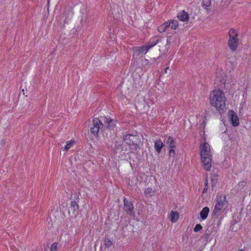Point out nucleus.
I'll use <instances>...</instances> for the list:
<instances>
[{"label": "nucleus", "instance_id": "36", "mask_svg": "<svg viewBox=\"0 0 251 251\" xmlns=\"http://www.w3.org/2000/svg\"><path fill=\"white\" fill-rule=\"evenodd\" d=\"M220 224H221V222H220V221H219L218 223H217V225L218 226H219L220 225Z\"/></svg>", "mask_w": 251, "mask_h": 251}, {"label": "nucleus", "instance_id": "38", "mask_svg": "<svg viewBox=\"0 0 251 251\" xmlns=\"http://www.w3.org/2000/svg\"><path fill=\"white\" fill-rule=\"evenodd\" d=\"M238 251H244V250L243 249H240L238 250Z\"/></svg>", "mask_w": 251, "mask_h": 251}, {"label": "nucleus", "instance_id": "14", "mask_svg": "<svg viewBox=\"0 0 251 251\" xmlns=\"http://www.w3.org/2000/svg\"><path fill=\"white\" fill-rule=\"evenodd\" d=\"M209 212V208L205 206L200 212V217L202 220H205L207 218Z\"/></svg>", "mask_w": 251, "mask_h": 251}, {"label": "nucleus", "instance_id": "11", "mask_svg": "<svg viewBox=\"0 0 251 251\" xmlns=\"http://www.w3.org/2000/svg\"><path fill=\"white\" fill-rule=\"evenodd\" d=\"M165 147V144L160 139L156 140L154 141V149L157 154H159L162 150Z\"/></svg>", "mask_w": 251, "mask_h": 251}, {"label": "nucleus", "instance_id": "17", "mask_svg": "<svg viewBox=\"0 0 251 251\" xmlns=\"http://www.w3.org/2000/svg\"><path fill=\"white\" fill-rule=\"evenodd\" d=\"M75 198L76 200L75 199L71 203V207L73 208L74 211L78 210L79 208L78 205L77 203L78 202L79 198L77 196Z\"/></svg>", "mask_w": 251, "mask_h": 251}, {"label": "nucleus", "instance_id": "9", "mask_svg": "<svg viewBox=\"0 0 251 251\" xmlns=\"http://www.w3.org/2000/svg\"><path fill=\"white\" fill-rule=\"evenodd\" d=\"M229 120L233 126H237L239 125V119L236 115V113L233 110H229L228 112Z\"/></svg>", "mask_w": 251, "mask_h": 251}, {"label": "nucleus", "instance_id": "20", "mask_svg": "<svg viewBox=\"0 0 251 251\" xmlns=\"http://www.w3.org/2000/svg\"><path fill=\"white\" fill-rule=\"evenodd\" d=\"M208 175H206L204 177V188L202 190V193H206L208 188Z\"/></svg>", "mask_w": 251, "mask_h": 251}, {"label": "nucleus", "instance_id": "26", "mask_svg": "<svg viewBox=\"0 0 251 251\" xmlns=\"http://www.w3.org/2000/svg\"><path fill=\"white\" fill-rule=\"evenodd\" d=\"M217 182H218V180L217 178L211 177V187L212 188V190L215 187L216 184L217 183Z\"/></svg>", "mask_w": 251, "mask_h": 251}, {"label": "nucleus", "instance_id": "27", "mask_svg": "<svg viewBox=\"0 0 251 251\" xmlns=\"http://www.w3.org/2000/svg\"><path fill=\"white\" fill-rule=\"evenodd\" d=\"M202 227L201 225L200 224H198L195 226V227L194 228V231L196 232L200 231L202 229Z\"/></svg>", "mask_w": 251, "mask_h": 251}, {"label": "nucleus", "instance_id": "7", "mask_svg": "<svg viewBox=\"0 0 251 251\" xmlns=\"http://www.w3.org/2000/svg\"><path fill=\"white\" fill-rule=\"evenodd\" d=\"M118 121L116 119H112L110 116L105 117L104 123L106 127L110 130H114Z\"/></svg>", "mask_w": 251, "mask_h": 251}, {"label": "nucleus", "instance_id": "5", "mask_svg": "<svg viewBox=\"0 0 251 251\" xmlns=\"http://www.w3.org/2000/svg\"><path fill=\"white\" fill-rule=\"evenodd\" d=\"M104 126V124L99 118H94L93 120L92 126L90 127V131L95 136H98L100 130H102Z\"/></svg>", "mask_w": 251, "mask_h": 251}, {"label": "nucleus", "instance_id": "10", "mask_svg": "<svg viewBox=\"0 0 251 251\" xmlns=\"http://www.w3.org/2000/svg\"><path fill=\"white\" fill-rule=\"evenodd\" d=\"M238 37H229L228 41V45L230 49L233 51L236 50L238 45Z\"/></svg>", "mask_w": 251, "mask_h": 251}, {"label": "nucleus", "instance_id": "3", "mask_svg": "<svg viewBox=\"0 0 251 251\" xmlns=\"http://www.w3.org/2000/svg\"><path fill=\"white\" fill-rule=\"evenodd\" d=\"M124 141L129 149L132 151H137L142 145L140 137L137 134H127L123 136Z\"/></svg>", "mask_w": 251, "mask_h": 251}, {"label": "nucleus", "instance_id": "15", "mask_svg": "<svg viewBox=\"0 0 251 251\" xmlns=\"http://www.w3.org/2000/svg\"><path fill=\"white\" fill-rule=\"evenodd\" d=\"M166 143L169 146L170 149L176 148V142L171 136H169L168 138L167 141H166Z\"/></svg>", "mask_w": 251, "mask_h": 251}, {"label": "nucleus", "instance_id": "22", "mask_svg": "<svg viewBox=\"0 0 251 251\" xmlns=\"http://www.w3.org/2000/svg\"><path fill=\"white\" fill-rule=\"evenodd\" d=\"M75 143L74 140H71L67 142V144L64 148V151H67L73 146V144Z\"/></svg>", "mask_w": 251, "mask_h": 251}, {"label": "nucleus", "instance_id": "35", "mask_svg": "<svg viewBox=\"0 0 251 251\" xmlns=\"http://www.w3.org/2000/svg\"><path fill=\"white\" fill-rule=\"evenodd\" d=\"M145 62H146L145 64H148V63H149V60H148L145 59Z\"/></svg>", "mask_w": 251, "mask_h": 251}, {"label": "nucleus", "instance_id": "29", "mask_svg": "<svg viewBox=\"0 0 251 251\" xmlns=\"http://www.w3.org/2000/svg\"><path fill=\"white\" fill-rule=\"evenodd\" d=\"M175 148L170 149L169 151V155L170 157L173 156V157H175L176 153L174 150Z\"/></svg>", "mask_w": 251, "mask_h": 251}, {"label": "nucleus", "instance_id": "24", "mask_svg": "<svg viewBox=\"0 0 251 251\" xmlns=\"http://www.w3.org/2000/svg\"><path fill=\"white\" fill-rule=\"evenodd\" d=\"M178 25V22L176 20H172L171 22V28L173 29H176Z\"/></svg>", "mask_w": 251, "mask_h": 251}, {"label": "nucleus", "instance_id": "4", "mask_svg": "<svg viewBox=\"0 0 251 251\" xmlns=\"http://www.w3.org/2000/svg\"><path fill=\"white\" fill-rule=\"evenodd\" d=\"M226 196L223 195L218 197L216 203L214 206V210L212 214V219H217L219 216V212H221L224 206V202L226 201Z\"/></svg>", "mask_w": 251, "mask_h": 251}, {"label": "nucleus", "instance_id": "12", "mask_svg": "<svg viewBox=\"0 0 251 251\" xmlns=\"http://www.w3.org/2000/svg\"><path fill=\"white\" fill-rule=\"evenodd\" d=\"M177 17L180 21L183 22L188 21L189 19V14L184 10H182L179 12L177 14Z\"/></svg>", "mask_w": 251, "mask_h": 251}, {"label": "nucleus", "instance_id": "23", "mask_svg": "<svg viewBox=\"0 0 251 251\" xmlns=\"http://www.w3.org/2000/svg\"><path fill=\"white\" fill-rule=\"evenodd\" d=\"M229 37H238V33L236 32L234 29H230L228 32Z\"/></svg>", "mask_w": 251, "mask_h": 251}, {"label": "nucleus", "instance_id": "16", "mask_svg": "<svg viewBox=\"0 0 251 251\" xmlns=\"http://www.w3.org/2000/svg\"><path fill=\"white\" fill-rule=\"evenodd\" d=\"M179 218V214L178 212L172 211L170 213V220L172 222L174 223L176 222Z\"/></svg>", "mask_w": 251, "mask_h": 251}, {"label": "nucleus", "instance_id": "19", "mask_svg": "<svg viewBox=\"0 0 251 251\" xmlns=\"http://www.w3.org/2000/svg\"><path fill=\"white\" fill-rule=\"evenodd\" d=\"M159 42V39H157L156 38H153L151 39L147 45L150 49H151L154 46H155Z\"/></svg>", "mask_w": 251, "mask_h": 251}, {"label": "nucleus", "instance_id": "30", "mask_svg": "<svg viewBox=\"0 0 251 251\" xmlns=\"http://www.w3.org/2000/svg\"><path fill=\"white\" fill-rule=\"evenodd\" d=\"M162 25L164 26L165 27L167 30H169L168 29L169 28L170 26H171V21L166 22Z\"/></svg>", "mask_w": 251, "mask_h": 251}, {"label": "nucleus", "instance_id": "8", "mask_svg": "<svg viewBox=\"0 0 251 251\" xmlns=\"http://www.w3.org/2000/svg\"><path fill=\"white\" fill-rule=\"evenodd\" d=\"M125 144L124 140L122 141H115L114 142V146L113 148L114 153L117 154L118 153H121L123 151H127V147L124 146Z\"/></svg>", "mask_w": 251, "mask_h": 251}, {"label": "nucleus", "instance_id": "28", "mask_svg": "<svg viewBox=\"0 0 251 251\" xmlns=\"http://www.w3.org/2000/svg\"><path fill=\"white\" fill-rule=\"evenodd\" d=\"M158 31L160 33H162V32H164L165 31H169V30H167V29L165 28V27L163 25H160L158 27Z\"/></svg>", "mask_w": 251, "mask_h": 251}, {"label": "nucleus", "instance_id": "39", "mask_svg": "<svg viewBox=\"0 0 251 251\" xmlns=\"http://www.w3.org/2000/svg\"><path fill=\"white\" fill-rule=\"evenodd\" d=\"M205 235L206 236H209V233H205Z\"/></svg>", "mask_w": 251, "mask_h": 251}, {"label": "nucleus", "instance_id": "32", "mask_svg": "<svg viewBox=\"0 0 251 251\" xmlns=\"http://www.w3.org/2000/svg\"><path fill=\"white\" fill-rule=\"evenodd\" d=\"M57 243L55 242V243H53L51 246L50 251H55L57 249Z\"/></svg>", "mask_w": 251, "mask_h": 251}, {"label": "nucleus", "instance_id": "31", "mask_svg": "<svg viewBox=\"0 0 251 251\" xmlns=\"http://www.w3.org/2000/svg\"><path fill=\"white\" fill-rule=\"evenodd\" d=\"M145 194L146 195H150L151 193H153L152 189L151 188H148L145 190Z\"/></svg>", "mask_w": 251, "mask_h": 251}, {"label": "nucleus", "instance_id": "34", "mask_svg": "<svg viewBox=\"0 0 251 251\" xmlns=\"http://www.w3.org/2000/svg\"><path fill=\"white\" fill-rule=\"evenodd\" d=\"M217 176H218L217 175H215V174H212V176H211V177H214H214H215V178H216Z\"/></svg>", "mask_w": 251, "mask_h": 251}, {"label": "nucleus", "instance_id": "2", "mask_svg": "<svg viewBox=\"0 0 251 251\" xmlns=\"http://www.w3.org/2000/svg\"><path fill=\"white\" fill-rule=\"evenodd\" d=\"M200 156L204 169L209 171L211 167L212 155L208 143L205 142L200 146Z\"/></svg>", "mask_w": 251, "mask_h": 251}, {"label": "nucleus", "instance_id": "1", "mask_svg": "<svg viewBox=\"0 0 251 251\" xmlns=\"http://www.w3.org/2000/svg\"><path fill=\"white\" fill-rule=\"evenodd\" d=\"M210 102L212 106L215 107L216 110L221 114L226 109L225 102L226 98L224 93L220 89L213 90L210 95Z\"/></svg>", "mask_w": 251, "mask_h": 251}, {"label": "nucleus", "instance_id": "21", "mask_svg": "<svg viewBox=\"0 0 251 251\" xmlns=\"http://www.w3.org/2000/svg\"><path fill=\"white\" fill-rule=\"evenodd\" d=\"M113 242L108 236H106L104 239V245L105 248H109L112 245Z\"/></svg>", "mask_w": 251, "mask_h": 251}, {"label": "nucleus", "instance_id": "13", "mask_svg": "<svg viewBox=\"0 0 251 251\" xmlns=\"http://www.w3.org/2000/svg\"><path fill=\"white\" fill-rule=\"evenodd\" d=\"M150 49L148 45L135 47V50L137 52V55H139L143 53H144V54L146 53Z\"/></svg>", "mask_w": 251, "mask_h": 251}, {"label": "nucleus", "instance_id": "18", "mask_svg": "<svg viewBox=\"0 0 251 251\" xmlns=\"http://www.w3.org/2000/svg\"><path fill=\"white\" fill-rule=\"evenodd\" d=\"M215 83L219 82L221 83V84H225L226 83V81L225 80V79L224 77L222 75L220 74H217L216 78L215 79Z\"/></svg>", "mask_w": 251, "mask_h": 251}, {"label": "nucleus", "instance_id": "6", "mask_svg": "<svg viewBox=\"0 0 251 251\" xmlns=\"http://www.w3.org/2000/svg\"><path fill=\"white\" fill-rule=\"evenodd\" d=\"M123 201L124 209L126 214L134 218L135 214L134 211V206L132 201H128L125 197H124Z\"/></svg>", "mask_w": 251, "mask_h": 251}, {"label": "nucleus", "instance_id": "25", "mask_svg": "<svg viewBox=\"0 0 251 251\" xmlns=\"http://www.w3.org/2000/svg\"><path fill=\"white\" fill-rule=\"evenodd\" d=\"M202 5L206 8L211 5V0H202Z\"/></svg>", "mask_w": 251, "mask_h": 251}, {"label": "nucleus", "instance_id": "37", "mask_svg": "<svg viewBox=\"0 0 251 251\" xmlns=\"http://www.w3.org/2000/svg\"><path fill=\"white\" fill-rule=\"evenodd\" d=\"M152 60H153V61H155L156 60V58H153L152 59Z\"/></svg>", "mask_w": 251, "mask_h": 251}, {"label": "nucleus", "instance_id": "33", "mask_svg": "<svg viewBox=\"0 0 251 251\" xmlns=\"http://www.w3.org/2000/svg\"><path fill=\"white\" fill-rule=\"evenodd\" d=\"M246 184V181H241L238 183V185L239 187L243 188V187H244L245 186Z\"/></svg>", "mask_w": 251, "mask_h": 251}]
</instances>
